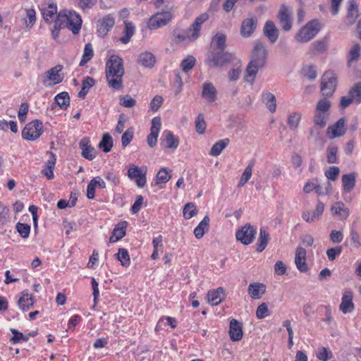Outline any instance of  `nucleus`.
<instances>
[{
	"mask_svg": "<svg viewBox=\"0 0 361 361\" xmlns=\"http://www.w3.org/2000/svg\"><path fill=\"white\" fill-rule=\"evenodd\" d=\"M267 56V50L261 42H257L255 44L252 59L247 66L244 80L252 85L259 68L264 66Z\"/></svg>",
	"mask_w": 361,
	"mask_h": 361,
	"instance_id": "nucleus-1",
	"label": "nucleus"
},
{
	"mask_svg": "<svg viewBox=\"0 0 361 361\" xmlns=\"http://www.w3.org/2000/svg\"><path fill=\"white\" fill-rule=\"evenodd\" d=\"M123 75V59L117 55L111 56L106 63V78L108 85L114 90L122 89Z\"/></svg>",
	"mask_w": 361,
	"mask_h": 361,
	"instance_id": "nucleus-2",
	"label": "nucleus"
},
{
	"mask_svg": "<svg viewBox=\"0 0 361 361\" xmlns=\"http://www.w3.org/2000/svg\"><path fill=\"white\" fill-rule=\"evenodd\" d=\"M209 19V14L203 13L197 16L190 27L187 30L174 31L173 40L176 43H180L185 40L195 41L200 37V32L202 24Z\"/></svg>",
	"mask_w": 361,
	"mask_h": 361,
	"instance_id": "nucleus-3",
	"label": "nucleus"
},
{
	"mask_svg": "<svg viewBox=\"0 0 361 361\" xmlns=\"http://www.w3.org/2000/svg\"><path fill=\"white\" fill-rule=\"evenodd\" d=\"M320 30L317 20H312L303 26L296 34L295 39L298 42H307L313 39Z\"/></svg>",
	"mask_w": 361,
	"mask_h": 361,
	"instance_id": "nucleus-4",
	"label": "nucleus"
},
{
	"mask_svg": "<svg viewBox=\"0 0 361 361\" xmlns=\"http://www.w3.org/2000/svg\"><path fill=\"white\" fill-rule=\"evenodd\" d=\"M337 86L336 74L331 71H326L322 78L321 92L322 95L330 97L334 92Z\"/></svg>",
	"mask_w": 361,
	"mask_h": 361,
	"instance_id": "nucleus-5",
	"label": "nucleus"
},
{
	"mask_svg": "<svg viewBox=\"0 0 361 361\" xmlns=\"http://www.w3.org/2000/svg\"><path fill=\"white\" fill-rule=\"evenodd\" d=\"M63 20V23H66V27L72 31L73 34H78L81 28L82 20L80 15L76 13L69 12L68 15L63 14L61 12L59 13L58 20Z\"/></svg>",
	"mask_w": 361,
	"mask_h": 361,
	"instance_id": "nucleus-6",
	"label": "nucleus"
},
{
	"mask_svg": "<svg viewBox=\"0 0 361 361\" xmlns=\"http://www.w3.org/2000/svg\"><path fill=\"white\" fill-rule=\"evenodd\" d=\"M43 125L39 120L28 123L22 131V137L27 140H35L42 133Z\"/></svg>",
	"mask_w": 361,
	"mask_h": 361,
	"instance_id": "nucleus-7",
	"label": "nucleus"
},
{
	"mask_svg": "<svg viewBox=\"0 0 361 361\" xmlns=\"http://www.w3.org/2000/svg\"><path fill=\"white\" fill-rule=\"evenodd\" d=\"M63 66L60 64L49 69L46 71L42 78V83L46 85L47 82H50L49 85H55L61 82L63 80V74L61 73Z\"/></svg>",
	"mask_w": 361,
	"mask_h": 361,
	"instance_id": "nucleus-8",
	"label": "nucleus"
},
{
	"mask_svg": "<svg viewBox=\"0 0 361 361\" xmlns=\"http://www.w3.org/2000/svg\"><path fill=\"white\" fill-rule=\"evenodd\" d=\"M256 234V228L250 224H246L237 231L235 236L236 239L243 245H250L252 243Z\"/></svg>",
	"mask_w": 361,
	"mask_h": 361,
	"instance_id": "nucleus-9",
	"label": "nucleus"
},
{
	"mask_svg": "<svg viewBox=\"0 0 361 361\" xmlns=\"http://www.w3.org/2000/svg\"><path fill=\"white\" fill-rule=\"evenodd\" d=\"M171 19L172 14L169 11L157 13L149 19L148 27L150 30L158 29L166 25Z\"/></svg>",
	"mask_w": 361,
	"mask_h": 361,
	"instance_id": "nucleus-10",
	"label": "nucleus"
},
{
	"mask_svg": "<svg viewBox=\"0 0 361 361\" xmlns=\"http://www.w3.org/2000/svg\"><path fill=\"white\" fill-rule=\"evenodd\" d=\"M115 25V19L111 15H106L97 21V33L101 37L106 36Z\"/></svg>",
	"mask_w": 361,
	"mask_h": 361,
	"instance_id": "nucleus-11",
	"label": "nucleus"
},
{
	"mask_svg": "<svg viewBox=\"0 0 361 361\" xmlns=\"http://www.w3.org/2000/svg\"><path fill=\"white\" fill-rule=\"evenodd\" d=\"M161 126V118L159 116L154 117L152 120V126L150 128V133L147 136V144L149 147H153L156 145L157 137Z\"/></svg>",
	"mask_w": 361,
	"mask_h": 361,
	"instance_id": "nucleus-12",
	"label": "nucleus"
},
{
	"mask_svg": "<svg viewBox=\"0 0 361 361\" xmlns=\"http://www.w3.org/2000/svg\"><path fill=\"white\" fill-rule=\"evenodd\" d=\"M331 215L341 221H345L350 216V210L343 202L334 203L330 209Z\"/></svg>",
	"mask_w": 361,
	"mask_h": 361,
	"instance_id": "nucleus-13",
	"label": "nucleus"
},
{
	"mask_svg": "<svg viewBox=\"0 0 361 361\" xmlns=\"http://www.w3.org/2000/svg\"><path fill=\"white\" fill-rule=\"evenodd\" d=\"M257 25V19L252 16L243 20L240 27V35L243 37H250L256 30Z\"/></svg>",
	"mask_w": 361,
	"mask_h": 361,
	"instance_id": "nucleus-14",
	"label": "nucleus"
},
{
	"mask_svg": "<svg viewBox=\"0 0 361 361\" xmlns=\"http://www.w3.org/2000/svg\"><path fill=\"white\" fill-rule=\"evenodd\" d=\"M42 14L44 20L47 23H51L54 20H58L57 6L54 3L44 4L42 6Z\"/></svg>",
	"mask_w": 361,
	"mask_h": 361,
	"instance_id": "nucleus-15",
	"label": "nucleus"
},
{
	"mask_svg": "<svg viewBox=\"0 0 361 361\" xmlns=\"http://www.w3.org/2000/svg\"><path fill=\"white\" fill-rule=\"evenodd\" d=\"M324 210V204L321 201H318L315 209L310 212L305 211L302 212V218L307 223L314 222L320 219Z\"/></svg>",
	"mask_w": 361,
	"mask_h": 361,
	"instance_id": "nucleus-16",
	"label": "nucleus"
},
{
	"mask_svg": "<svg viewBox=\"0 0 361 361\" xmlns=\"http://www.w3.org/2000/svg\"><path fill=\"white\" fill-rule=\"evenodd\" d=\"M201 96L208 103H213L217 99V90L211 82L203 83Z\"/></svg>",
	"mask_w": 361,
	"mask_h": 361,
	"instance_id": "nucleus-17",
	"label": "nucleus"
},
{
	"mask_svg": "<svg viewBox=\"0 0 361 361\" xmlns=\"http://www.w3.org/2000/svg\"><path fill=\"white\" fill-rule=\"evenodd\" d=\"M307 252L305 248L298 247L295 250V264L297 269L300 272H306L308 270V266L306 262Z\"/></svg>",
	"mask_w": 361,
	"mask_h": 361,
	"instance_id": "nucleus-18",
	"label": "nucleus"
},
{
	"mask_svg": "<svg viewBox=\"0 0 361 361\" xmlns=\"http://www.w3.org/2000/svg\"><path fill=\"white\" fill-rule=\"evenodd\" d=\"M229 336L233 341H238L243 336L242 324L235 319L230 322Z\"/></svg>",
	"mask_w": 361,
	"mask_h": 361,
	"instance_id": "nucleus-19",
	"label": "nucleus"
},
{
	"mask_svg": "<svg viewBox=\"0 0 361 361\" xmlns=\"http://www.w3.org/2000/svg\"><path fill=\"white\" fill-rule=\"evenodd\" d=\"M161 144L169 149H176L178 146V139L175 137L172 132L164 130L162 133Z\"/></svg>",
	"mask_w": 361,
	"mask_h": 361,
	"instance_id": "nucleus-20",
	"label": "nucleus"
},
{
	"mask_svg": "<svg viewBox=\"0 0 361 361\" xmlns=\"http://www.w3.org/2000/svg\"><path fill=\"white\" fill-rule=\"evenodd\" d=\"M339 308L343 314L353 311L354 304L353 302V293L351 291H345L343 293Z\"/></svg>",
	"mask_w": 361,
	"mask_h": 361,
	"instance_id": "nucleus-21",
	"label": "nucleus"
},
{
	"mask_svg": "<svg viewBox=\"0 0 361 361\" xmlns=\"http://www.w3.org/2000/svg\"><path fill=\"white\" fill-rule=\"evenodd\" d=\"M248 294L253 299H259L266 291V286L261 283H252L248 286Z\"/></svg>",
	"mask_w": 361,
	"mask_h": 361,
	"instance_id": "nucleus-22",
	"label": "nucleus"
},
{
	"mask_svg": "<svg viewBox=\"0 0 361 361\" xmlns=\"http://www.w3.org/2000/svg\"><path fill=\"white\" fill-rule=\"evenodd\" d=\"M224 288L221 287L209 290L207 293L208 302L212 305H218L224 299Z\"/></svg>",
	"mask_w": 361,
	"mask_h": 361,
	"instance_id": "nucleus-23",
	"label": "nucleus"
},
{
	"mask_svg": "<svg viewBox=\"0 0 361 361\" xmlns=\"http://www.w3.org/2000/svg\"><path fill=\"white\" fill-rule=\"evenodd\" d=\"M279 17L280 25L286 31L290 30L292 27L291 18L288 8L283 6L279 10Z\"/></svg>",
	"mask_w": 361,
	"mask_h": 361,
	"instance_id": "nucleus-24",
	"label": "nucleus"
},
{
	"mask_svg": "<svg viewBox=\"0 0 361 361\" xmlns=\"http://www.w3.org/2000/svg\"><path fill=\"white\" fill-rule=\"evenodd\" d=\"M18 305L20 310L27 311L34 305L33 297L27 290H24L18 300Z\"/></svg>",
	"mask_w": 361,
	"mask_h": 361,
	"instance_id": "nucleus-25",
	"label": "nucleus"
},
{
	"mask_svg": "<svg viewBox=\"0 0 361 361\" xmlns=\"http://www.w3.org/2000/svg\"><path fill=\"white\" fill-rule=\"evenodd\" d=\"M126 221L119 222L114 228L109 242L114 243L123 238L126 235Z\"/></svg>",
	"mask_w": 361,
	"mask_h": 361,
	"instance_id": "nucleus-26",
	"label": "nucleus"
},
{
	"mask_svg": "<svg viewBox=\"0 0 361 361\" xmlns=\"http://www.w3.org/2000/svg\"><path fill=\"white\" fill-rule=\"evenodd\" d=\"M233 59V55L231 53L224 52L223 50L215 53L212 59V62L215 66H223L224 64L230 62Z\"/></svg>",
	"mask_w": 361,
	"mask_h": 361,
	"instance_id": "nucleus-27",
	"label": "nucleus"
},
{
	"mask_svg": "<svg viewBox=\"0 0 361 361\" xmlns=\"http://www.w3.org/2000/svg\"><path fill=\"white\" fill-rule=\"evenodd\" d=\"M264 33L271 43H274L279 37L278 29L272 21L269 20L265 23Z\"/></svg>",
	"mask_w": 361,
	"mask_h": 361,
	"instance_id": "nucleus-28",
	"label": "nucleus"
},
{
	"mask_svg": "<svg viewBox=\"0 0 361 361\" xmlns=\"http://www.w3.org/2000/svg\"><path fill=\"white\" fill-rule=\"evenodd\" d=\"M89 140L83 138L80 142V147L82 149V155L84 158L92 160L96 156L95 149L88 145Z\"/></svg>",
	"mask_w": 361,
	"mask_h": 361,
	"instance_id": "nucleus-29",
	"label": "nucleus"
},
{
	"mask_svg": "<svg viewBox=\"0 0 361 361\" xmlns=\"http://www.w3.org/2000/svg\"><path fill=\"white\" fill-rule=\"evenodd\" d=\"M262 101L267 106L269 111L271 113L276 111V97L269 92H263L262 94Z\"/></svg>",
	"mask_w": 361,
	"mask_h": 361,
	"instance_id": "nucleus-30",
	"label": "nucleus"
},
{
	"mask_svg": "<svg viewBox=\"0 0 361 361\" xmlns=\"http://www.w3.org/2000/svg\"><path fill=\"white\" fill-rule=\"evenodd\" d=\"M138 63L144 67L152 68L156 63V58L151 52L145 51L140 54Z\"/></svg>",
	"mask_w": 361,
	"mask_h": 361,
	"instance_id": "nucleus-31",
	"label": "nucleus"
},
{
	"mask_svg": "<svg viewBox=\"0 0 361 361\" xmlns=\"http://www.w3.org/2000/svg\"><path fill=\"white\" fill-rule=\"evenodd\" d=\"M270 239L269 233L264 228H261L259 230V235L257 243V251L262 252L267 247Z\"/></svg>",
	"mask_w": 361,
	"mask_h": 361,
	"instance_id": "nucleus-32",
	"label": "nucleus"
},
{
	"mask_svg": "<svg viewBox=\"0 0 361 361\" xmlns=\"http://www.w3.org/2000/svg\"><path fill=\"white\" fill-rule=\"evenodd\" d=\"M209 218L208 216H205L194 230L195 237L198 239L202 238L205 232L209 230Z\"/></svg>",
	"mask_w": 361,
	"mask_h": 361,
	"instance_id": "nucleus-33",
	"label": "nucleus"
},
{
	"mask_svg": "<svg viewBox=\"0 0 361 361\" xmlns=\"http://www.w3.org/2000/svg\"><path fill=\"white\" fill-rule=\"evenodd\" d=\"M230 140L228 138L222 139L216 142L211 148L209 154L213 157L219 156L228 146Z\"/></svg>",
	"mask_w": 361,
	"mask_h": 361,
	"instance_id": "nucleus-34",
	"label": "nucleus"
},
{
	"mask_svg": "<svg viewBox=\"0 0 361 361\" xmlns=\"http://www.w3.org/2000/svg\"><path fill=\"white\" fill-rule=\"evenodd\" d=\"M331 130L332 137H340L345 133V120L339 119L334 126L328 128V131Z\"/></svg>",
	"mask_w": 361,
	"mask_h": 361,
	"instance_id": "nucleus-35",
	"label": "nucleus"
},
{
	"mask_svg": "<svg viewBox=\"0 0 361 361\" xmlns=\"http://www.w3.org/2000/svg\"><path fill=\"white\" fill-rule=\"evenodd\" d=\"M135 33V26L130 22H125L124 35L119 40L123 43L127 44L130 42L131 37Z\"/></svg>",
	"mask_w": 361,
	"mask_h": 361,
	"instance_id": "nucleus-36",
	"label": "nucleus"
},
{
	"mask_svg": "<svg viewBox=\"0 0 361 361\" xmlns=\"http://www.w3.org/2000/svg\"><path fill=\"white\" fill-rule=\"evenodd\" d=\"M342 183H343V190L345 192H350L355 187V175L353 173L343 175Z\"/></svg>",
	"mask_w": 361,
	"mask_h": 361,
	"instance_id": "nucleus-37",
	"label": "nucleus"
},
{
	"mask_svg": "<svg viewBox=\"0 0 361 361\" xmlns=\"http://www.w3.org/2000/svg\"><path fill=\"white\" fill-rule=\"evenodd\" d=\"M54 99L58 106L62 109H67L70 104V97L66 92H62L58 94Z\"/></svg>",
	"mask_w": 361,
	"mask_h": 361,
	"instance_id": "nucleus-38",
	"label": "nucleus"
},
{
	"mask_svg": "<svg viewBox=\"0 0 361 361\" xmlns=\"http://www.w3.org/2000/svg\"><path fill=\"white\" fill-rule=\"evenodd\" d=\"M254 166V161H252L247 166L245 169L244 170L240 179L238 182V187H243L251 178L252 174V168Z\"/></svg>",
	"mask_w": 361,
	"mask_h": 361,
	"instance_id": "nucleus-39",
	"label": "nucleus"
},
{
	"mask_svg": "<svg viewBox=\"0 0 361 361\" xmlns=\"http://www.w3.org/2000/svg\"><path fill=\"white\" fill-rule=\"evenodd\" d=\"M348 96L357 104L361 102V82L355 83L348 92Z\"/></svg>",
	"mask_w": 361,
	"mask_h": 361,
	"instance_id": "nucleus-40",
	"label": "nucleus"
},
{
	"mask_svg": "<svg viewBox=\"0 0 361 361\" xmlns=\"http://www.w3.org/2000/svg\"><path fill=\"white\" fill-rule=\"evenodd\" d=\"M94 56L92 45L87 43L85 45L82 59L79 63L80 66H85Z\"/></svg>",
	"mask_w": 361,
	"mask_h": 361,
	"instance_id": "nucleus-41",
	"label": "nucleus"
},
{
	"mask_svg": "<svg viewBox=\"0 0 361 361\" xmlns=\"http://www.w3.org/2000/svg\"><path fill=\"white\" fill-rule=\"evenodd\" d=\"M302 118V114L300 112H293L288 117V125L289 128L295 130L299 126V123Z\"/></svg>",
	"mask_w": 361,
	"mask_h": 361,
	"instance_id": "nucleus-42",
	"label": "nucleus"
},
{
	"mask_svg": "<svg viewBox=\"0 0 361 361\" xmlns=\"http://www.w3.org/2000/svg\"><path fill=\"white\" fill-rule=\"evenodd\" d=\"M56 164V158L54 155L51 153V157L49 160H47L46 163V169L42 171L44 175L48 178L51 179L54 178V172L53 170L54 169Z\"/></svg>",
	"mask_w": 361,
	"mask_h": 361,
	"instance_id": "nucleus-43",
	"label": "nucleus"
},
{
	"mask_svg": "<svg viewBox=\"0 0 361 361\" xmlns=\"http://www.w3.org/2000/svg\"><path fill=\"white\" fill-rule=\"evenodd\" d=\"M358 16V11L357 8L356 4L353 1L350 2V6L348 11V14L346 16L347 22L349 24H353L355 23L356 18Z\"/></svg>",
	"mask_w": 361,
	"mask_h": 361,
	"instance_id": "nucleus-44",
	"label": "nucleus"
},
{
	"mask_svg": "<svg viewBox=\"0 0 361 361\" xmlns=\"http://www.w3.org/2000/svg\"><path fill=\"white\" fill-rule=\"evenodd\" d=\"M116 255L117 259L121 262L122 266L128 267L130 265V256L126 249L120 248Z\"/></svg>",
	"mask_w": 361,
	"mask_h": 361,
	"instance_id": "nucleus-45",
	"label": "nucleus"
},
{
	"mask_svg": "<svg viewBox=\"0 0 361 361\" xmlns=\"http://www.w3.org/2000/svg\"><path fill=\"white\" fill-rule=\"evenodd\" d=\"M99 147L103 149L105 152L111 151L113 147V140L109 133H105L103 135L102 141L99 144Z\"/></svg>",
	"mask_w": 361,
	"mask_h": 361,
	"instance_id": "nucleus-46",
	"label": "nucleus"
},
{
	"mask_svg": "<svg viewBox=\"0 0 361 361\" xmlns=\"http://www.w3.org/2000/svg\"><path fill=\"white\" fill-rule=\"evenodd\" d=\"M226 36L222 33H217L212 39V45L220 51L226 47Z\"/></svg>",
	"mask_w": 361,
	"mask_h": 361,
	"instance_id": "nucleus-47",
	"label": "nucleus"
},
{
	"mask_svg": "<svg viewBox=\"0 0 361 361\" xmlns=\"http://www.w3.org/2000/svg\"><path fill=\"white\" fill-rule=\"evenodd\" d=\"M183 216L186 219H190L195 216L197 213V209L195 204L192 202L187 203L183 208Z\"/></svg>",
	"mask_w": 361,
	"mask_h": 361,
	"instance_id": "nucleus-48",
	"label": "nucleus"
},
{
	"mask_svg": "<svg viewBox=\"0 0 361 361\" xmlns=\"http://www.w3.org/2000/svg\"><path fill=\"white\" fill-rule=\"evenodd\" d=\"M195 61L196 60L194 56H188L187 58H185L181 61V70L185 73H188V71L192 69L195 64Z\"/></svg>",
	"mask_w": 361,
	"mask_h": 361,
	"instance_id": "nucleus-49",
	"label": "nucleus"
},
{
	"mask_svg": "<svg viewBox=\"0 0 361 361\" xmlns=\"http://www.w3.org/2000/svg\"><path fill=\"white\" fill-rule=\"evenodd\" d=\"M361 52V46L359 44H355L349 51V62L356 61L359 59Z\"/></svg>",
	"mask_w": 361,
	"mask_h": 361,
	"instance_id": "nucleus-50",
	"label": "nucleus"
},
{
	"mask_svg": "<svg viewBox=\"0 0 361 361\" xmlns=\"http://www.w3.org/2000/svg\"><path fill=\"white\" fill-rule=\"evenodd\" d=\"M327 114L315 111L314 123L319 128H323L326 124Z\"/></svg>",
	"mask_w": 361,
	"mask_h": 361,
	"instance_id": "nucleus-51",
	"label": "nucleus"
},
{
	"mask_svg": "<svg viewBox=\"0 0 361 361\" xmlns=\"http://www.w3.org/2000/svg\"><path fill=\"white\" fill-rule=\"evenodd\" d=\"M11 333L13 334V337L11 338V341L13 343H20L23 341H27L29 339L30 334L24 335L23 334L18 331L16 329H11Z\"/></svg>",
	"mask_w": 361,
	"mask_h": 361,
	"instance_id": "nucleus-52",
	"label": "nucleus"
},
{
	"mask_svg": "<svg viewBox=\"0 0 361 361\" xmlns=\"http://www.w3.org/2000/svg\"><path fill=\"white\" fill-rule=\"evenodd\" d=\"M196 131L199 134H204L206 130V122L203 114H200L195 121Z\"/></svg>",
	"mask_w": 361,
	"mask_h": 361,
	"instance_id": "nucleus-53",
	"label": "nucleus"
},
{
	"mask_svg": "<svg viewBox=\"0 0 361 361\" xmlns=\"http://www.w3.org/2000/svg\"><path fill=\"white\" fill-rule=\"evenodd\" d=\"M338 147L336 146H329L327 148L326 159L329 164H335L337 162Z\"/></svg>",
	"mask_w": 361,
	"mask_h": 361,
	"instance_id": "nucleus-54",
	"label": "nucleus"
},
{
	"mask_svg": "<svg viewBox=\"0 0 361 361\" xmlns=\"http://www.w3.org/2000/svg\"><path fill=\"white\" fill-rule=\"evenodd\" d=\"M302 73L307 78L314 80L317 76V68L312 65L305 66L302 68Z\"/></svg>",
	"mask_w": 361,
	"mask_h": 361,
	"instance_id": "nucleus-55",
	"label": "nucleus"
},
{
	"mask_svg": "<svg viewBox=\"0 0 361 361\" xmlns=\"http://www.w3.org/2000/svg\"><path fill=\"white\" fill-rule=\"evenodd\" d=\"M330 107L331 102L326 98H324L317 102L315 111L327 114Z\"/></svg>",
	"mask_w": 361,
	"mask_h": 361,
	"instance_id": "nucleus-56",
	"label": "nucleus"
},
{
	"mask_svg": "<svg viewBox=\"0 0 361 361\" xmlns=\"http://www.w3.org/2000/svg\"><path fill=\"white\" fill-rule=\"evenodd\" d=\"M120 104L126 108H132L135 106L136 100L129 94L121 96Z\"/></svg>",
	"mask_w": 361,
	"mask_h": 361,
	"instance_id": "nucleus-57",
	"label": "nucleus"
},
{
	"mask_svg": "<svg viewBox=\"0 0 361 361\" xmlns=\"http://www.w3.org/2000/svg\"><path fill=\"white\" fill-rule=\"evenodd\" d=\"M350 245L355 248H359L361 246L360 237L358 232L355 230H351L349 235Z\"/></svg>",
	"mask_w": 361,
	"mask_h": 361,
	"instance_id": "nucleus-58",
	"label": "nucleus"
},
{
	"mask_svg": "<svg viewBox=\"0 0 361 361\" xmlns=\"http://www.w3.org/2000/svg\"><path fill=\"white\" fill-rule=\"evenodd\" d=\"M134 130L132 128L126 130L121 137V142L123 147H126L133 138Z\"/></svg>",
	"mask_w": 361,
	"mask_h": 361,
	"instance_id": "nucleus-59",
	"label": "nucleus"
},
{
	"mask_svg": "<svg viewBox=\"0 0 361 361\" xmlns=\"http://www.w3.org/2000/svg\"><path fill=\"white\" fill-rule=\"evenodd\" d=\"M16 230L23 238H26L29 236L30 232V227L26 224L18 223L16 224Z\"/></svg>",
	"mask_w": 361,
	"mask_h": 361,
	"instance_id": "nucleus-60",
	"label": "nucleus"
},
{
	"mask_svg": "<svg viewBox=\"0 0 361 361\" xmlns=\"http://www.w3.org/2000/svg\"><path fill=\"white\" fill-rule=\"evenodd\" d=\"M171 178L169 171L166 168L161 169L157 175V183H166Z\"/></svg>",
	"mask_w": 361,
	"mask_h": 361,
	"instance_id": "nucleus-61",
	"label": "nucleus"
},
{
	"mask_svg": "<svg viewBox=\"0 0 361 361\" xmlns=\"http://www.w3.org/2000/svg\"><path fill=\"white\" fill-rule=\"evenodd\" d=\"M340 170L338 166H331L329 169L325 172L326 177L330 180H336L338 178L339 175Z\"/></svg>",
	"mask_w": 361,
	"mask_h": 361,
	"instance_id": "nucleus-62",
	"label": "nucleus"
},
{
	"mask_svg": "<svg viewBox=\"0 0 361 361\" xmlns=\"http://www.w3.org/2000/svg\"><path fill=\"white\" fill-rule=\"evenodd\" d=\"M342 252V247L338 246L336 247H331L326 250V255L330 261H334L336 257L339 256Z\"/></svg>",
	"mask_w": 361,
	"mask_h": 361,
	"instance_id": "nucleus-63",
	"label": "nucleus"
},
{
	"mask_svg": "<svg viewBox=\"0 0 361 361\" xmlns=\"http://www.w3.org/2000/svg\"><path fill=\"white\" fill-rule=\"evenodd\" d=\"M317 357L322 361H327L331 357V352L326 348H321L316 354Z\"/></svg>",
	"mask_w": 361,
	"mask_h": 361,
	"instance_id": "nucleus-64",
	"label": "nucleus"
}]
</instances>
